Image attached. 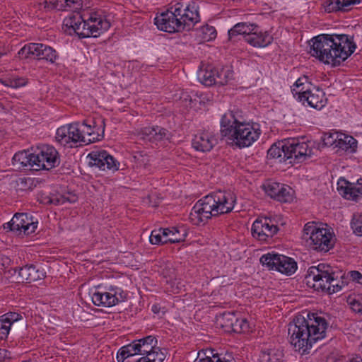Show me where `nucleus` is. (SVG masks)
Wrapping results in <instances>:
<instances>
[{
  "label": "nucleus",
  "mask_w": 362,
  "mask_h": 362,
  "mask_svg": "<svg viewBox=\"0 0 362 362\" xmlns=\"http://www.w3.org/2000/svg\"><path fill=\"white\" fill-rule=\"evenodd\" d=\"M235 198L228 192L216 191L197 202L189 214L194 225L205 224L212 217L230 213L234 208Z\"/></svg>",
  "instance_id": "7ed1b4c3"
},
{
  "label": "nucleus",
  "mask_w": 362,
  "mask_h": 362,
  "mask_svg": "<svg viewBox=\"0 0 362 362\" xmlns=\"http://www.w3.org/2000/svg\"><path fill=\"white\" fill-rule=\"evenodd\" d=\"M88 164L103 171L114 173L119 170V163L105 151H93L88 156Z\"/></svg>",
  "instance_id": "2eb2a0df"
},
{
  "label": "nucleus",
  "mask_w": 362,
  "mask_h": 362,
  "mask_svg": "<svg viewBox=\"0 0 362 362\" xmlns=\"http://www.w3.org/2000/svg\"><path fill=\"white\" fill-rule=\"evenodd\" d=\"M351 309L356 313H362V303L355 299L349 301Z\"/></svg>",
  "instance_id": "4d7b16f0"
},
{
  "label": "nucleus",
  "mask_w": 362,
  "mask_h": 362,
  "mask_svg": "<svg viewBox=\"0 0 362 362\" xmlns=\"http://www.w3.org/2000/svg\"><path fill=\"white\" fill-rule=\"evenodd\" d=\"M165 354L158 347L153 349L147 356H143L144 362H163Z\"/></svg>",
  "instance_id": "e433bc0d"
},
{
  "label": "nucleus",
  "mask_w": 362,
  "mask_h": 362,
  "mask_svg": "<svg viewBox=\"0 0 362 362\" xmlns=\"http://www.w3.org/2000/svg\"><path fill=\"white\" fill-rule=\"evenodd\" d=\"M36 170H50L57 166L60 161L57 151L52 146L45 145L34 151Z\"/></svg>",
  "instance_id": "ddd939ff"
},
{
  "label": "nucleus",
  "mask_w": 362,
  "mask_h": 362,
  "mask_svg": "<svg viewBox=\"0 0 362 362\" xmlns=\"http://www.w3.org/2000/svg\"><path fill=\"white\" fill-rule=\"evenodd\" d=\"M337 185L339 193L345 199L358 201L362 198V180H358L356 183L341 180L338 182Z\"/></svg>",
  "instance_id": "aec40b11"
},
{
  "label": "nucleus",
  "mask_w": 362,
  "mask_h": 362,
  "mask_svg": "<svg viewBox=\"0 0 362 362\" xmlns=\"http://www.w3.org/2000/svg\"><path fill=\"white\" fill-rule=\"evenodd\" d=\"M308 78L305 76L300 77L297 79V81L293 84L291 91L293 95H294V92L300 91L302 88H304V90H306L305 88V84L308 83Z\"/></svg>",
  "instance_id": "8fccbe9b"
},
{
  "label": "nucleus",
  "mask_w": 362,
  "mask_h": 362,
  "mask_svg": "<svg viewBox=\"0 0 362 362\" xmlns=\"http://www.w3.org/2000/svg\"><path fill=\"white\" fill-rule=\"evenodd\" d=\"M86 21V37H97L110 27V21L98 11L88 13Z\"/></svg>",
  "instance_id": "f3484780"
},
{
  "label": "nucleus",
  "mask_w": 362,
  "mask_h": 362,
  "mask_svg": "<svg viewBox=\"0 0 362 362\" xmlns=\"http://www.w3.org/2000/svg\"><path fill=\"white\" fill-rule=\"evenodd\" d=\"M21 59L45 60L53 64L58 58L56 50L42 43H29L23 46L18 52Z\"/></svg>",
  "instance_id": "1a4fd4ad"
},
{
  "label": "nucleus",
  "mask_w": 362,
  "mask_h": 362,
  "mask_svg": "<svg viewBox=\"0 0 362 362\" xmlns=\"http://www.w3.org/2000/svg\"><path fill=\"white\" fill-rule=\"evenodd\" d=\"M338 135L337 134H325L323 136V142L326 146H336L337 140L336 136Z\"/></svg>",
  "instance_id": "6e6d98bb"
},
{
  "label": "nucleus",
  "mask_w": 362,
  "mask_h": 362,
  "mask_svg": "<svg viewBox=\"0 0 362 362\" xmlns=\"http://www.w3.org/2000/svg\"><path fill=\"white\" fill-rule=\"evenodd\" d=\"M351 280L357 284H362V274L358 271H351L349 272Z\"/></svg>",
  "instance_id": "052dcab7"
},
{
  "label": "nucleus",
  "mask_w": 362,
  "mask_h": 362,
  "mask_svg": "<svg viewBox=\"0 0 362 362\" xmlns=\"http://www.w3.org/2000/svg\"><path fill=\"white\" fill-rule=\"evenodd\" d=\"M329 323L317 313H308L307 317L298 315L288 324L289 341L296 351L305 354L313 344L326 337Z\"/></svg>",
  "instance_id": "f257e3e1"
},
{
  "label": "nucleus",
  "mask_w": 362,
  "mask_h": 362,
  "mask_svg": "<svg viewBox=\"0 0 362 362\" xmlns=\"http://www.w3.org/2000/svg\"><path fill=\"white\" fill-rule=\"evenodd\" d=\"M284 354L282 349L272 345L263 346L259 356V362H283Z\"/></svg>",
  "instance_id": "b1692460"
},
{
  "label": "nucleus",
  "mask_w": 362,
  "mask_h": 362,
  "mask_svg": "<svg viewBox=\"0 0 362 362\" xmlns=\"http://www.w3.org/2000/svg\"><path fill=\"white\" fill-rule=\"evenodd\" d=\"M35 6L40 10H52L51 0H36L35 2Z\"/></svg>",
  "instance_id": "5fc2aeb1"
},
{
  "label": "nucleus",
  "mask_w": 362,
  "mask_h": 362,
  "mask_svg": "<svg viewBox=\"0 0 362 362\" xmlns=\"http://www.w3.org/2000/svg\"><path fill=\"white\" fill-rule=\"evenodd\" d=\"M8 351L4 349H0V361L7 357Z\"/></svg>",
  "instance_id": "0e129e2a"
},
{
  "label": "nucleus",
  "mask_w": 362,
  "mask_h": 362,
  "mask_svg": "<svg viewBox=\"0 0 362 362\" xmlns=\"http://www.w3.org/2000/svg\"><path fill=\"white\" fill-rule=\"evenodd\" d=\"M0 317L4 320V323H8L11 327L14 322L20 320L22 316L17 313L10 312L1 315Z\"/></svg>",
  "instance_id": "49530a36"
},
{
  "label": "nucleus",
  "mask_w": 362,
  "mask_h": 362,
  "mask_svg": "<svg viewBox=\"0 0 362 362\" xmlns=\"http://www.w3.org/2000/svg\"><path fill=\"white\" fill-rule=\"evenodd\" d=\"M200 21L198 8L194 2L184 5L177 3L170 10L155 18L157 28L168 33L189 30Z\"/></svg>",
  "instance_id": "20e7f679"
},
{
  "label": "nucleus",
  "mask_w": 362,
  "mask_h": 362,
  "mask_svg": "<svg viewBox=\"0 0 362 362\" xmlns=\"http://www.w3.org/2000/svg\"><path fill=\"white\" fill-rule=\"evenodd\" d=\"M66 3H67V9L71 10L79 9L82 5L81 0H67Z\"/></svg>",
  "instance_id": "bf43d9fd"
},
{
  "label": "nucleus",
  "mask_w": 362,
  "mask_h": 362,
  "mask_svg": "<svg viewBox=\"0 0 362 362\" xmlns=\"http://www.w3.org/2000/svg\"><path fill=\"white\" fill-rule=\"evenodd\" d=\"M361 0H327L324 3L325 11L328 13L337 11H348L352 6L359 4Z\"/></svg>",
  "instance_id": "a878e982"
},
{
  "label": "nucleus",
  "mask_w": 362,
  "mask_h": 362,
  "mask_svg": "<svg viewBox=\"0 0 362 362\" xmlns=\"http://www.w3.org/2000/svg\"><path fill=\"white\" fill-rule=\"evenodd\" d=\"M221 127V135L240 148L250 146L261 134L259 129L240 121L233 111L223 115Z\"/></svg>",
  "instance_id": "39448f33"
},
{
  "label": "nucleus",
  "mask_w": 362,
  "mask_h": 362,
  "mask_svg": "<svg viewBox=\"0 0 362 362\" xmlns=\"http://www.w3.org/2000/svg\"><path fill=\"white\" fill-rule=\"evenodd\" d=\"M132 343L122 346L117 354V360L118 362H124L126 358L135 355Z\"/></svg>",
  "instance_id": "ea45409f"
},
{
  "label": "nucleus",
  "mask_w": 362,
  "mask_h": 362,
  "mask_svg": "<svg viewBox=\"0 0 362 362\" xmlns=\"http://www.w3.org/2000/svg\"><path fill=\"white\" fill-rule=\"evenodd\" d=\"M165 228H160L152 230L149 237V240L151 244L159 245L165 244L167 243Z\"/></svg>",
  "instance_id": "72a5a7b5"
},
{
  "label": "nucleus",
  "mask_w": 362,
  "mask_h": 362,
  "mask_svg": "<svg viewBox=\"0 0 362 362\" xmlns=\"http://www.w3.org/2000/svg\"><path fill=\"white\" fill-rule=\"evenodd\" d=\"M56 140L63 146L72 147L78 142L83 143L84 136L80 131V123L74 122L60 127L57 129Z\"/></svg>",
  "instance_id": "4468645a"
},
{
  "label": "nucleus",
  "mask_w": 362,
  "mask_h": 362,
  "mask_svg": "<svg viewBox=\"0 0 362 362\" xmlns=\"http://www.w3.org/2000/svg\"><path fill=\"white\" fill-rule=\"evenodd\" d=\"M313 154V148L307 142L290 139L272 145L267 151V158L279 163L288 160L289 163H300L310 158Z\"/></svg>",
  "instance_id": "423d86ee"
},
{
  "label": "nucleus",
  "mask_w": 362,
  "mask_h": 362,
  "mask_svg": "<svg viewBox=\"0 0 362 362\" xmlns=\"http://www.w3.org/2000/svg\"><path fill=\"white\" fill-rule=\"evenodd\" d=\"M336 147L349 153H354L357 148V141L351 136L346 134L337 135Z\"/></svg>",
  "instance_id": "7c9ffc66"
},
{
  "label": "nucleus",
  "mask_w": 362,
  "mask_h": 362,
  "mask_svg": "<svg viewBox=\"0 0 362 362\" xmlns=\"http://www.w3.org/2000/svg\"><path fill=\"white\" fill-rule=\"evenodd\" d=\"M279 230V228L269 218H257L252 224V235L259 240L265 241L268 238H272Z\"/></svg>",
  "instance_id": "a211bd4d"
},
{
  "label": "nucleus",
  "mask_w": 362,
  "mask_h": 362,
  "mask_svg": "<svg viewBox=\"0 0 362 362\" xmlns=\"http://www.w3.org/2000/svg\"><path fill=\"white\" fill-rule=\"evenodd\" d=\"M11 327L8 323H4L0 317V339H5L7 338Z\"/></svg>",
  "instance_id": "3c124183"
},
{
  "label": "nucleus",
  "mask_w": 362,
  "mask_h": 362,
  "mask_svg": "<svg viewBox=\"0 0 362 362\" xmlns=\"http://www.w3.org/2000/svg\"><path fill=\"white\" fill-rule=\"evenodd\" d=\"M79 21H81V15L78 13L66 18L64 23L66 27L72 28V27L76 25V22H79Z\"/></svg>",
  "instance_id": "864d4df0"
},
{
  "label": "nucleus",
  "mask_w": 362,
  "mask_h": 362,
  "mask_svg": "<svg viewBox=\"0 0 362 362\" xmlns=\"http://www.w3.org/2000/svg\"><path fill=\"white\" fill-rule=\"evenodd\" d=\"M34 151H19L13 157V165L18 169L36 170L35 159L33 158Z\"/></svg>",
  "instance_id": "4be33fe9"
},
{
  "label": "nucleus",
  "mask_w": 362,
  "mask_h": 362,
  "mask_svg": "<svg viewBox=\"0 0 362 362\" xmlns=\"http://www.w3.org/2000/svg\"><path fill=\"white\" fill-rule=\"evenodd\" d=\"M87 13L81 15V21L76 22V25L72 27L74 32L81 37H86V21Z\"/></svg>",
  "instance_id": "58836bf2"
},
{
  "label": "nucleus",
  "mask_w": 362,
  "mask_h": 362,
  "mask_svg": "<svg viewBox=\"0 0 362 362\" xmlns=\"http://www.w3.org/2000/svg\"><path fill=\"white\" fill-rule=\"evenodd\" d=\"M294 97L303 105H305L307 103L308 106L317 110H321L327 102L324 91L319 88H315L313 90H304V88H302L300 91L294 92Z\"/></svg>",
  "instance_id": "dca6fc26"
},
{
  "label": "nucleus",
  "mask_w": 362,
  "mask_h": 362,
  "mask_svg": "<svg viewBox=\"0 0 362 362\" xmlns=\"http://www.w3.org/2000/svg\"><path fill=\"white\" fill-rule=\"evenodd\" d=\"M232 77V73L229 70H225L223 69L218 71L216 69L215 74V84L220 86L225 85L229 78Z\"/></svg>",
  "instance_id": "4c0bfd02"
},
{
  "label": "nucleus",
  "mask_w": 362,
  "mask_h": 362,
  "mask_svg": "<svg viewBox=\"0 0 362 362\" xmlns=\"http://www.w3.org/2000/svg\"><path fill=\"white\" fill-rule=\"evenodd\" d=\"M170 136L169 131L160 126L144 127L137 134L139 140L150 143H157L164 139H169Z\"/></svg>",
  "instance_id": "6ab92c4d"
},
{
  "label": "nucleus",
  "mask_w": 362,
  "mask_h": 362,
  "mask_svg": "<svg viewBox=\"0 0 362 362\" xmlns=\"http://www.w3.org/2000/svg\"><path fill=\"white\" fill-rule=\"evenodd\" d=\"M78 197L75 194L66 192L65 194H51L45 198V203L54 205H62L66 203L74 204L76 202Z\"/></svg>",
  "instance_id": "cd10ccee"
},
{
  "label": "nucleus",
  "mask_w": 362,
  "mask_h": 362,
  "mask_svg": "<svg viewBox=\"0 0 362 362\" xmlns=\"http://www.w3.org/2000/svg\"><path fill=\"white\" fill-rule=\"evenodd\" d=\"M96 123L95 119H92L89 123H87V120H84L82 123H80V131L82 136H84L83 143L90 144L98 141V131L94 133L93 130L96 127Z\"/></svg>",
  "instance_id": "bb28decb"
},
{
  "label": "nucleus",
  "mask_w": 362,
  "mask_h": 362,
  "mask_svg": "<svg viewBox=\"0 0 362 362\" xmlns=\"http://www.w3.org/2000/svg\"><path fill=\"white\" fill-rule=\"evenodd\" d=\"M157 339L156 337L149 335L146 337L135 339L132 342V349L135 355L147 356L153 349L156 347Z\"/></svg>",
  "instance_id": "5701e85b"
},
{
  "label": "nucleus",
  "mask_w": 362,
  "mask_h": 362,
  "mask_svg": "<svg viewBox=\"0 0 362 362\" xmlns=\"http://www.w3.org/2000/svg\"><path fill=\"white\" fill-rule=\"evenodd\" d=\"M281 186L282 184L278 182H270L264 185V190L272 198L277 199Z\"/></svg>",
  "instance_id": "37998d69"
},
{
  "label": "nucleus",
  "mask_w": 362,
  "mask_h": 362,
  "mask_svg": "<svg viewBox=\"0 0 362 362\" xmlns=\"http://www.w3.org/2000/svg\"><path fill=\"white\" fill-rule=\"evenodd\" d=\"M198 35L203 41H210L216 37V30L214 27L206 25L198 30Z\"/></svg>",
  "instance_id": "c9c22d12"
},
{
  "label": "nucleus",
  "mask_w": 362,
  "mask_h": 362,
  "mask_svg": "<svg viewBox=\"0 0 362 362\" xmlns=\"http://www.w3.org/2000/svg\"><path fill=\"white\" fill-rule=\"evenodd\" d=\"M260 262L269 269H275L286 275L293 274L297 269V263L292 258L273 252L263 255Z\"/></svg>",
  "instance_id": "9d476101"
},
{
  "label": "nucleus",
  "mask_w": 362,
  "mask_h": 362,
  "mask_svg": "<svg viewBox=\"0 0 362 362\" xmlns=\"http://www.w3.org/2000/svg\"><path fill=\"white\" fill-rule=\"evenodd\" d=\"M218 354L214 349H206L204 351L199 352L196 359L197 362H212L211 361Z\"/></svg>",
  "instance_id": "a18cd8bd"
},
{
  "label": "nucleus",
  "mask_w": 362,
  "mask_h": 362,
  "mask_svg": "<svg viewBox=\"0 0 362 362\" xmlns=\"http://www.w3.org/2000/svg\"><path fill=\"white\" fill-rule=\"evenodd\" d=\"M302 238L310 248L319 252H328L334 246L331 233L326 228H320L315 222L306 223Z\"/></svg>",
  "instance_id": "6e6552de"
},
{
  "label": "nucleus",
  "mask_w": 362,
  "mask_h": 362,
  "mask_svg": "<svg viewBox=\"0 0 362 362\" xmlns=\"http://www.w3.org/2000/svg\"><path fill=\"white\" fill-rule=\"evenodd\" d=\"M6 53L4 52V50L0 47V57L3 55H4Z\"/></svg>",
  "instance_id": "338daca9"
},
{
  "label": "nucleus",
  "mask_w": 362,
  "mask_h": 362,
  "mask_svg": "<svg viewBox=\"0 0 362 362\" xmlns=\"http://www.w3.org/2000/svg\"><path fill=\"white\" fill-rule=\"evenodd\" d=\"M216 143V139L209 132L199 133L192 141V147L201 152L210 151Z\"/></svg>",
  "instance_id": "412c9836"
},
{
  "label": "nucleus",
  "mask_w": 362,
  "mask_h": 362,
  "mask_svg": "<svg viewBox=\"0 0 362 362\" xmlns=\"http://www.w3.org/2000/svg\"><path fill=\"white\" fill-rule=\"evenodd\" d=\"M310 53L324 64L337 66L356 48L354 36L345 34H323L311 40Z\"/></svg>",
  "instance_id": "f03ea898"
},
{
  "label": "nucleus",
  "mask_w": 362,
  "mask_h": 362,
  "mask_svg": "<svg viewBox=\"0 0 362 362\" xmlns=\"http://www.w3.org/2000/svg\"><path fill=\"white\" fill-rule=\"evenodd\" d=\"M37 223V221H34L33 217L28 214L17 213L9 222L4 224V228L16 235H29L35 233Z\"/></svg>",
  "instance_id": "f8f14e48"
},
{
  "label": "nucleus",
  "mask_w": 362,
  "mask_h": 362,
  "mask_svg": "<svg viewBox=\"0 0 362 362\" xmlns=\"http://www.w3.org/2000/svg\"><path fill=\"white\" fill-rule=\"evenodd\" d=\"M245 41L255 47H265L273 41V37L268 32L258 33L256 29L245 36Z\"/></svg>",
  "instance_id": "393cba45"
},
{
  "label": "nucleus",
  "mask_w": 362,
  "mask_h": 362,
  "mask_svg": "<svg viewBox=\"0 0 362 362\" xmlns=\"http://www.w3.org/2000/svg\"><path fill=\"white\" fill-rule=\"evenodd\" d=\"M216 69L211 65L202 66L197 71L198 80L205 86L215 84Z\"/></svg>",
  "instance_id": "c756f323"
},
{
  "label": "nucleus",
  "mask_w": 362,
  "mask_h": 362,
  "mask_svg": "<svg viewBox=\"0 0 362 362\" xmlns=\"http://www.w3.org/2000/svg\"><path fill=\"white\" fill-rule=\"evenodd\" d=\"M278 195L277 201L281 202H288L292 200L293 190L290 187L282 185Z\"/></svg>",
  "instance_id": "a19ab883"
},
{
  "label": "nucleus",
  "mask_w": 362,
  "mask_h": 362,
  "mask_svg": "<svg viewBox=\"0 0 362 362\" xmlns=\"http://www.w3.org/2000/svg\"><path fill=\"white\" fill-rule=\"evenodd\" d=\"M136 362H144L143 361V357L140 358L139 360H137Z\"/></svg>",
  "instance_id": "774afa93"
},
{
  "label": "nucleus",
  "mask_w": 362,
  "mask_h": 362,
  "mask_svg": "<svg viewBox=\"0 0 362 362\" xmlns=\"http://www.w3.org/2000/svg\"><path fill=\"white\" fill-rule=\"evenodd\" d=\"M97 122L95 126L96 127L94 128L93 130L94 133H96V132L98 131L99 134V138L98 141H100L103 137L105 132V121L102 118H98V119H95Z\"/></svg>",
  "instance_id": "603ef678"
},
{
  "label": "nucleus",
  "mask_w": 362,
  "mask_h": 362,
  "mask_svg": "<svg viewBox=\"0 0 362 362\" xmlns=\"http://www.w3.org/2000/svg\"><path fill=\"white\" fill-rule=\"evenodd\" d=\"M167 243H177L185 240L186 233L184 230L180 231L177 228H165Z\"/></svg>",
  "instance_id": "473e14b6"
},
{
  "label": "nucleus",
  "mask_w": 362,
  "mask_h": 362,
  "mask_svg": "<svg viewBox=\"0 0 362 362\" xmlns=\"http://www.w3.org/2000/svg\"><path fill=\"white\" fill-rule=\"evenodd\" d=\"M338 279V274L333 271L332 267L326 264L310 267L305 276L306 283L309 286L315 290L329 293L338 292L341 289Z\"/></svg>",
  "instance_id": "0eeeda50"
},
{
  "label": "nucleus",
  "mask_w": 362,
  "mask_h": 362,
  "mask_svg": "<svg viewBox=\"0 0 362 362\" xmlns=\"http://www.w3.org/2000/svg\"><path fill=\"white\" fill-rule=\"evenodd\" d=\"M26 84V81L24 78H14L9 81V84H6L14 88L22 87Z\"/></svg>",
  "instance_id": "13d9d810"
},
{
  "label": "nucleus",
  "mask_w": 362,
  "mask_h": 362,
  "mask_svg": "<svg viewBox=\"0 0 362 362\" xmlns=\"http://www.w3.org/2000/svg\"><path fill=\"white\" fill-rule=\"evenodd\" d=\"M212 362H235L233 356L229 353H221L216 354Z\"/></svg>",
  "instance_id": "de8ad7c7"
},
{
  "label": "nucleus",
  "mask_w": 362,
  "mask_h": 362,
  "mask_svg": "<svg viewBox=\"0 0 362 362\" xmlns=\"http://www.w3.org/2000/svg\"><path fill=\"white\" fill-rule=\"evenodd\" d=\"M351 228L356 235L362 236V216L352 220Z\"/></svg>",
  "instance_id": "09e8293b"
},
{
  "label": "nucleus",
  "mask_w": 362,
  "mask_h": 362,
  "mask_svg": "<svg viewBox=\"0 0 362 362\" xmlns=\"http://www.w3.org/2000/svg\"><path fill=\"white\" fill-rule=\"evenodd\" d=\"M127 294L119 287L110 286L107 291H92L91 299L96 306L110 308L125 301Z\"/></svg>",
  "instance_id": "9b49d317"
},
{
  "label": "nucleus",
  "mask_w": 362,
  "mask_h": 362,
  "mask_svg": "<svg viewBox=\"0 0 362 362\" xmlns=\"http://www.w3.org/2000/svg\"><path fill=\"white\" fill-rule=\"evenodd\" d=\"M347 362H362V358L359 356H355L349 358Z\"/></svg>",
  "instance_id": "e2e57ef3"
},
{
  "label": "nucleus",
  "mask_w": 362,
  "mask_h": 362,
  "mask_svg": "<svg viewBox=\"0 0 362 362\" xmlns=\"http://www.w3.org/2000/svg\"><path fill=\"white\" fill-rule=\"evenodd\" d=\"M249 323L246 319H238L236 317L235 322H234L230 332L237 333L245 332L249 331Z\"/></svg>",
  "instance_id": "79ce46f5"
},
{
  "label": "nucleus",
  "mask_w": 362,
  "mask_h": 362,
  "mask_svg": "<svg viewBox=\"0 0 362 362\" xmlns=\"http://www.w3.org/2000/svg\"><path fill=\"white\" fill-rule=\"evenodd\" d=\"M151 310H152V311H153L154 313H158L159 312L158 308V306H157V305H153L152 306V309H151Z\"/></svg>",
  "instance_id": "69168bd1"
},
{
  "label": "nucleus",
  "mask_w": 362,
  "mask_h": 362,
  "mask_svg": "<svg viewBox=\"0 0 362 362\" xmlns=\"http://www.w3.org/2000/svg\"><path fill=\"white\" fill-rule=\"evenodd\" d=\"M31 265H26L25 267L19 268V269H13L8 270L7 272L11 276H16V280L18 282H28L30 280Z\"/></svg>",
  "instance_id": "2f4dec72"
},
{
  "label": "nucleus",
  "mask_w": 362,
  "mask_h": 362,
  "mask_svg": "<svg viewBox=\"0 0 362 362\" xmlns=\"http://www.w3.org/2000/svg\"><path fill=\"white\" fill-rule=\"evenodd\" d=\"M46 273L41 267L31 264L29 283L42 279L45 277Z\"/></svg>",
  "instance_id": "c03bdc74"
},
{
  "label": "nucleus",
  "mask_w": 362,
  "mask_h": 362,
  "mask_svg": "<svg viewBox=\"0 0 362 362\" xmlns=\"http://www.w3.org/2000/svg\"><path fill=\"white\" fill-rule=\"evenodd\" d=\"M33 184V180L30 177L28 178H21L19 180V185L21 187L22 189H26L28 185Z\"/></svg>",
  "instance_id": "680f3d73"
},
{
  "label": "nucleus",
  "mask_w": 362,
  "mask_h": 362,
  "mask_svg": "<svg viewBox=\"0 0 362 362\" xmlns=\"http://www.w3.org/2000/svg\"><path fill=\"white\" fill-rule=\"evenodd\" d=\"M235 315L233 313H223L218 319L221 326L226 329L227 332H230L235 322Z\"/></svg>",
  "instance_id": "f704fd0d"
},
{
  "label": "nucleus",
  "mask_w": 362,
  "mask_h": 362,
  "mask_svg": "<svg viewBox=\"0 0 362 362\" xmlns=\"http://www.w3.org/2000/svg\"><path fill=\"white\" fill-rule=\"evenodd\" d=\"M257 26L255 24L247 23H238L235 24L228 32L229 40H235V37L238 35H243L245 40V36L248 35L250 33L257 29Z\"/></svg>",
  "instance_id": "c85d7f7f"
}]
</instances>
